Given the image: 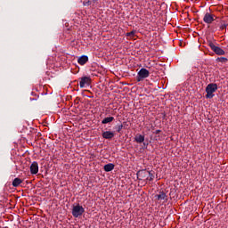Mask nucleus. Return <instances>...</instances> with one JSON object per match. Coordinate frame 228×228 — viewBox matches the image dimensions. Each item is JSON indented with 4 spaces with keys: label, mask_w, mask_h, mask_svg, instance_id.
I'll return each instance as SVG.
<instances>
[{
    "label": "nucleus",
    "mask_w": 228,
    "mask_h": 228,
    "mask_svg": "<svg viewBox=\"0 0 228 228\" xmlns=\"http://www.w3.org/2000/svg\"><path fill=\"white\" fill-rule=\"evenodd\" d=\"M137 179L139 181H154V174L147 170H140L137 172Z\"/></svg>",
    "instance_id": "obj_1"
},
{
    "label": "nucleus",
    "mask_w": 228,
    "mask_h": 228,
    "mask_svg": "<svg viewBox=\"0 0 228 228\" xmlns=\"http://www.w3.org/2000/svg\"><path fill=\"white\" fill-rule=\"evenodd\" d=\"M216 90H218V85L216 84H208L206 87V98L207 99H213V97H215V92H216Z\"/></svg>",
    "instance_id": "obj_2"
},
{
    "label": "nucleus",
    "mask_w": 228,
    "mask_h": 228,
    "mask_svg": "<svg viewBox=\"0 0 228 228\" xmlns=\"http://www.w3.org/2000/svg\"><path fill=\"white\" fill-rule=\"evenodd\" d=\"M149 76H151V73L148 71V69L145 68H142L137 73V77H136L137 83H140V81H143V79H147Z\"/></svg>",
    "instance_id": "obj_3"
},
{
    "label": "nucleus",
    "mask_w": 228,
    "mask_h": 228,
    "mask_svg": "<svg viewBox=\"0 0 228 228\" xmlns=\"http://www.w3.org/2000/svg\"><path fill=\"white\" fill-rule=\"evenodd\" d=\"M208 45L211 51H213L215 54H217V56H224L225 54V51L221 47L215 45L213 42L208 43Z\"/></svg>",
    "instance_id": "obj_4"
},
{
    "label": "nucleus",
    "mask_w": 228,
    "mask_h": 228,
    "mask_svg": "<svg viewBox=\"0 0 228 228\" xmlns=\"http://www.w3.org/2000/svg\"><path fill=\"white\" fill-rule=\"evenodd\" d=\"M155 199L156 201L159 202V204H167V202H168L167 193H165L164 191H160L159 194H156Z\"/></svg>",
    "instance_id": "obj_5"
},
{
    "label": "nucleus",
    "mask_w": 228,
    "mask_h": 228,
    "mask_svg": "<svg viewBox=\"0 0 228 228\" xmlns=\"http://www.w3.org/2000/svg\"><path fill=\"white\" fill-rule=\"evenodd\" d=\"M83 213H85V208H83V206L77 205V206L73 207L72 216L75 218H79V216H81L83 215Z\"/></svg>",
    "instance_id": "obj_6"
},
{
    "label": "nucleus",
    "mask_w": 228,
    "mask_h": 228,
    "mask_svg": "<svg viewBox=\"0 0 228 228\" xmlns=\"http://www.w3.org/2000/svg\"><path fill=\"white\" fill-rule=\"evenodd\" d=\"M92 85V78L90 77H80L79 86L80 88H85L86 86H90Z\"/></svg>",
    "instance_id": "obj_7"
},
{
    "label": "nucleus",
    "mask_w": 228,
    "mask_h": 228,
    "mask_svg": "<svg viewBox=\"0 0 228 228\" xmlns=\"http://www.w3.org/2000/svg\"><path fill=\"white\" fill-rule=\"evenodd\" d=\"M203 21H204L206 24H213V22H215V14L207 12V13L204 15Z\"/></svg>",
    "instance_id": "obj_8"
},
{
    "label": "nucleus",
    "mask_w": 228,
    "mask_h": 228,
    "mask_svg": "<svg viewBox=\"0 0 228 228\" xmlns=\"http://www.w3.org/2000/svg\"><path fill=\"white\" fill-rule=\"evenodd\" d=\"M37 172H38V162L34 161L30 165V174H32V175H37Z\"/></svg>",
    "instance_id": "obj_9"
},
{
    "label": "nucleus",
    "mask_w": 228,
    "mask_h": 228,
    "mask_svg": "<svg viewBox=\"0 0 228 228\" xmlns=\"http://www.w3.org/2000/svg\"><path fill=\"white\" fill-rule=\"evenodd\" d=\"M102 138H104L105 140H111V138L115 136V133L111 131H105L102 133Z\"/></svg>",
    "instance_id": "obj_10"
},
{
    "label": "nucleus",
    "mask_w": 228,
    "mask_h": 228,
    "mask_svg": "<svg viewBox=\"0 0 228 228\" xmlns=\"http://www.w3.org/2000/svg\"><path fill=\"white\" fill-rule=\"evenodd\" d=\"M78 65H86L88 63V56L82 55L77 59Z\"/></svg>",
    "instance_id": "obj_11"
},
{
    "label": "nucleus",
    "mask_w": 228,
    "mask_h": 228,
    "mask_svg": "<svg viewBox=\"0 0 228 228\" xmlns=\"http://www.w3.org/2000/svg\"><path fill=\"white\" fill-rule=\"evenodd\" d=\"M115 168V165L114 164H106L103 167V170L105 172H111V170H113Z\"/></svg>",
    "instance_id": "obj_12"
},
{
    "label": "nucleus",
    "mask_w": 228,
    "mask_h": 228,
    "mask_svg": "<svg viewBox=\"0 0 228 228\" xmlns=\"http://www.w3.org/2000/svg\"><path fill=\"white\" fill-rule=\"evenodd\" d=\"M20 184H22V180L20 178H15L13 181H12V186L14 188H17L18 186H20Z\"/></svg>",
    "instance_id": "obj_13"
},
{
    "label": "nucleus",
    "mask_w": 228,
    "mask_h": 228,
    "mask_svg": "<svg viewBox=\"0 0 228 228\" xmlns=\"http://www.w3.org/2000/svg\"><path fill=\"white\" fill-rule=\"evenodd\" d=\"M135 142L137 143H143V142H145V136L139 134L135 136Z\"/></svg>",
    "instance_id": "obj_14"
},
{
    "label": "nucleus",
    "mask_w": 228,
    "mask_h": 228,
    "mask_svg": "<svg viewBox=\"0 0 228 228\" xmlns=\"http://www.w3.org/2000/svg\"><path fill=\"white\" fill-rule=\"evenodd\" d=\"M113 120H115V118L108 117V118H103V120H102V124H111V122H113Z\"/></svg>",
    "instance_id": "obj_15"
},
{
    "label": "nucleus",
    "mask_w": 228,
    "mask_h": 228,
    "mask_svg": "<svg viewBox=\"0 0 228 228\" xmlns=\"http://www.w3.org/2000/svg\"><path fill=\"white\" fill-rule=\"evenodd\" d=\"M216 61H219L220 63H227L228 59L225 58V57H218V58L216 59Z\"/></svg>",
    "instance_id": "obj_16"
},
{
    "label": "nucleus",
    "mask_w": 228,
    "mask_h": 228,
    "mask_svg": "<svg viewBox=\"0 0 228 228\" xmlns=\"http://www.w3.org/2000/svg\"><path fill=\"white\" fill-rule=\"evenodd\" d=\"M134 35H136V30H132L131 32L126 33V37H129L130 38H134Z\"/></svg>",
    "instance_id": "obj_17"
},
{
    "label": "nucleus",
    "mask_w": 228,
    "mask_h": 228,
    "mask_svg": "<svg viewBox=\"0 0 228 228\" xmlns=\"http://www.w3.org/2000/svg\"><path fill=\"white\" fill-rule=\"evenodd\" d=\"M219 28L221 31H224V29H227V23H225V21H222Z\"/></svg>",
    "instance_id": "obj_18"
},
{
    "label": "nucleus",
    "mask_w": 228,
    "mask_h": 228,
    "mask_svg": "<svg viewBox=\"0 0 228 228\" xmlns=\"http://www.w3.org/2000/svg\"><path fill=\"white\" fill-rule=\"evenodd\" d=\"M84 6H90L92 4V1L91 0H85L83 2Z\"/></svg>",
    "instance_id": "obj_19"
},
{
    "label": "nucleus",
    "mask_w": 228,
    "mask_h": 228,
    "mask_svg": "<svg viewBox=\"0 0 228 228\" xmlns=\"http://www.w3.org/2000/svg\"><path fill=\"white\" fill-rule=\"evenodd\" d=\"M123 128H124V126L123 125H119L118 126V133H120V131H122Z\"/></svg>",
    "instance_id": "obj_20"
},
{
    "label": "nucleus",
    "mask_w": 228,
    "mask_h": 228,
    "mask_svg": "<svg viewBox=\"0 0 228 228\" xmlns=\"http://www.w3.org/2000/svg\"><path fill=\"white\" fill-rule=\"evenodd\" d=\"M159 133H161V130H156L155 131V134H159Z\"/></svg>",
    "instance_id": "obj_21"
},
{
    "label": "nucleus",
    "mask_w": 228,
    "mask_h": 228,
    "mask_svg": "<svg viewBox=\"0 0 228 228\" xmlns=\"http://www.w3.org/2000/svg\"><path fill=\"white\" fill-rule=\"evenodd\" d=\"M91 3L95 4V3H97V0H92Z\"/></svg>",
    "instance_id": "obj_22"
},
{
    "label": "nucleus",
    "mask_w": 228,
    "mask_h": 228,
    "mask_svg": "<svg viewBox=\"0 0 228 228\" xmlns=\"http://www.w3.org/2000/svg\"><path fill=\"white\" fill-rule=\"evenodd\" d=\"M227 11H228V7H227Z\"/></svg>",
    "instance_id": "obj_23"
}]
</instances>
